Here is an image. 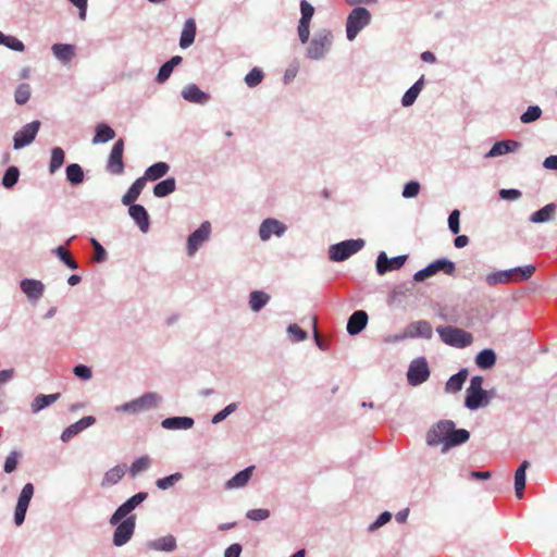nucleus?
Listing matches in <instances>:
<instances>
[{"instance_id":"1","label":"nucleus","mask_w":557,"mask_h":557,"mask_svg":"<svg viewBox=\"0 0 557 557\" xmlns=\"http://www.w3.org/2000/svg\"><path fill=\"white\" fill-rule=\"evenodd\" d=\"M534 272V265L530 264L525 267H519L512 270L488 274L486 282L488 285L507 284L519 280H528L533 275Z\"/></svg>"},{"instance_id":"2","label":"nucleus","mask_w":557,"mask_h":557,"mask_svg":"<svg viewBox=\"0 0 557 557\" xmlns=\"http://www.w3.org/2000/svg\"><path fill=\"white\" fill-rule=\"evenodd\" d=\"M441 339L454 347L463 348L472 344V334L458 327L438 326L436 329Z\"/></svg>"},{"instance_id":"3","label":"nucleus","mask_w":557,"mask_h":557,"mask_svg":"<svg viewBox=\"0 0 557 557\" xmlns=\"http://www.w3.org/2000/svg\"><path fill=\"white\" fill-rule=\"evenodd\" d=\"M482 385V376L476 375L471 379L470 385L467 388V396L465 400L467 408L475 410L488 404L486 392L483 389Z\"/></svg>"},{"instance_id":"4","label":"nucleus","mask_w":557,"mask_h":557,"mask_svg":"<svg viewBox=\"0 0 557 557\" xmlns=\"http://www.w3.org/2000/svg\"><path fill=\"white\" fill-rule=\"evenodd\" d=\"M371 14L364 8L354 9L347 17L346 33L347 38L352 40L358 33L370 23Z\"/></svg>"},{"instance_id":"5","label":"nucleus","mask_w":557,"mask_h":557,"mask_svg":"<svg viewBox=\"0 0 557 557\" xmlns=\"http://www.w3.org/2000/svg\"><path fill=\"white\" fill-rule=\"evenodd\" d=\"M363 245L364 242L362 239H349L332 245L329 250L330 259L333 261H344L358 252Z\"/></svg>"},{"instance_id":"6","label":"nucleus","mask_w":557,"mask_h":557,"mask_svg":"<svg viewBox=\"0 0 557 557\" xmlns=\"http://www.w3.org/2000/svg\"><path fill=\"white\" fill-rule=\"evenodd\" d=\"M451 428H454L453 421H441L433 426L426 434V443L430 446H437L443 444V450H447V442L449 440Z\"/></svg>"},{"instance_id":"7","label":"nucleus","mask_w":557,"mask_h":557,"mask_svg":"<svg viewBox=\"0 0 557 557\" xmlns=\"http://www.w3.org/2000/svg\"><path fill=\"white\" fill-rule=\"evenodd\" d=\"M332 39L333 35L329 30L318 33L308 48V55L314 60L323 58L331 48Z\"/></svg>"},{"instance_id":"8","label":"nucleus","mask_w":557,"mask_h":557,"mask_svg":"<svg viewBox=\"0 0 557 557\" xmlns=\"http://www.w3.org/2000/svg\"><path fill=\"white\" fill-rule=\"evenodd\" d=\"M124 140L120 138L113 145L108 162L107 171L113 175H121L124 172L123 162Z\"/></svg>"},{"instance_id":"9","label":"nucleus","mask_w":557,"mask_h":557,"mask_svg":"<svg viewBox=\"0 0 557 557\" xmlns=\"http://www.w3.org/2000/svg\"><path fill=\"white\" fill-rule=\"evenodd\" d=\"M430 376V370L425 359L419 358L413 360L408 369L407 379L408 382L416 386L425 382Z\"/></svg>"},{"instance_id":"10","label":"nucleus","mask_w":557,"mask_h":557,"mask_svg":"<svg viewBox=\"0 0 557 557\" xmlns=\"http://www.w3.org/2000/svg\"><path fill=\"white\" fill-rule=\"evenodd\" d=\"M34 495V485L32 483H27L21 491V494L17 499V504L14 512V521L16 525H21L25 520V515L29 505V502Z\"/></svg>"},{"instance_id":"11","label":"nucleus","mask_w":557,"mask_h":557,"mask_svg":"<svg viewBox=\"0 0 557 557\" xmlns=\"http://www.w3.org/2000/svg\"><path fill=\"white\" fill-rule=\"evenodd\" d=\"M40 128L39 121H33L26 124L21 131L16 132L13 138L14 149H21L29 145L36 137Z\"/></svg>"},{"instance_id":"12","label":"nucleus","mask_w":557,"mask_h":557,"mask_svg":"<svg viewBox=\"0 0 557 557\" xmlns=\"http://www.w3.org/2000/svg\"><path fill=\"white\" fill-rule=\"evenodd\" d=\"M148 494L140 492L132 496L124 504H122L111 516L110 523L116 524L124 519L131 511H133L140 503L147 498Z\"/></svg>"},{"instance_id":"13","label":"nucleus","mask_w":557,"mask_h":557,"mask_svg":"<svg viewBox=\"0 0 557 557\" xmlns=\"http://www.w3.org/2000/svg\"><path fill=\"white\" fill-rule=\"evenodd\" d=\"M121 521L113 534V543L115 546L126 544L133 536L135 530V516H131L124 520L122 519Z\"/></svg>"},{"instance_id":"14","label":"nucleus","mask_w":557,"mask_h":557,"mask_svg":"<svg viewBox=\"0 0 557 557\" xmlns=\"http://www.w3.org/2000/svg\"><path fill=\"white\" fill-rule=\"evenodd\" d=\"M210 233V223L203 222L199 228L189 235L187 239L188 256H193L198 250V248L209 238Z\"/></svg>"},{"instance_id":"15","label":"nucleus","mask_w":557,"mask_h":557,"mask_svg":"<svg viewBox=\"0 0 557 557\" xmlns=\"http://www.w3.org/2000/svg\"><path fill=\"white\" fill-rule=\"evenodd\" d=\"M406 259V256L389 259L385 252H381L376 259V271L380 275H383L386 272L398 270L404 265Z\"/></svg>"},{"instance_id":"16","label":"nucleus","mask_w":557,"mask_h":557,"mask_svg":"<svg viewBox=\"0 0 557 557\" xmlns=\"http://www.w3.org/2000/svg\"><path fill=\"white\" fill-rule=\"evenodd\" d=\"M286 231V226L275 219L264 220L259 228V236L262 240H268L271 235L282 236Z\"/></svg>"},{"instance_id":"17","label":"nucleus","mask_w":557,"mask_h":557,"mask_svg":"<svg viewBox=\"0 0 557 557\" xmlns=\"http://www.w3.org/2000/svg\"><path fill=\"white\" fill-rule=\"evenodd\" d=\"M95 418L91 416L84 417L77 422L69 425L61 434V440L63 442H69L71 438H73L75 435L84 431L86 428L90 426L95 423Z\"/></svg>"},{"instance_id":"18","label":"nucleus","mask_w":557,"mask_h":557,"mask_svg":"<svg viewBox=\"0 0 557 557\" xmlns=\"http://www.w3.org/2000/svg\"><path fill=\"white\" fill-rule=\"evenodd\" d=\"M128 213L132 219L137 223L139 230L144 233L149 230V215L147 210L141 205L129 206Z\"/></svg>"},{"instance_id":"19","label":"nucleus","mask_w":557,"mask_h":557,"mask_svg":"<svg viewBox=\"0 0 557 557\" xmlns=\"http://www.w3.org/2000/svg\"><path fill=\"white\" fill-rule=\"evenodd\" d=\"M368 323V314L366 311L359 310L354 312L348 319L347 332L350 335L359 334Z\"/></svg>"},{"instance_id":"20","label":"nucleus","mask_w":557,"mask_h":557,"mask_svg":"<svg viewBox=\"0 0 557 557\" xmlns=\"http://www.w3.org/2000/svg\"><path fill=\"white\" fill-rule=\"evenodd\" d=\"M21 289L28 299L37 300L42 296L45 286L40 281L26 278L21 282Z\"/></svg>"},{"instance_id":"21","label":"nucleus","mask_w":557,"mask_h":557,"mask_svg":"<svg viewBox=\"0 0 557 557\" xmlns=\"http://www.w3.org/2000/svg\"><path fill=\"white\" fill-rule=\"evenodd\" d=\"M182 96L185 100L199 104H203L209 100V96L200 90L195 84L187 85L183 89Z\"/></svg>"},{"instance_id":"22","label":"nucleus","mask_w":557,"mask_h":557,"mask_svg":"<svg viewBox=\"0 0 557 557\" xmlns=\"http://www.w3.org/2000/svg\"><path fill=\"white\" fill-rule=\"evenodd\" d=\"M125 473H126V465H117V466L111 468L110 470H108L104 473L103 479L101 481V486L109 487V486L116 484L117 482H120L122 480V478L125 475Z\"/></svg>"},{"instance_id":"23","label":"nucleus","mask_w":557,"mask_h":557,"mask_svg":"<svg viewBox=\"0 0 557 557\" xmlns=\"http://www.w3.org/2000/svg\"><path fill=\"white\" fill-rule=\"evenodd\" d=\"M169 170H170V166L168 163L157 162V163L152 164L151 166H149L145 171L144 176H141L140 178H143L145 183H147V181H157V180L163 177L164 175H166Z\"/></svg>"},{"instance_id":"24","label":"nucleus","mask_w":557,"mask_h":557,"mask_svg":"<svg viewBox=\"0 0 557 557\" xmlns=\"http://www.w3.org/2000/svg\"><path fill=\"white\" fill-rule=\"evenodd\" d=\"M145 186H146V183L144 182V180L140 177L137 178L132 184V186L128 188V190L124 194V196L122 197L123 205H125V206L135 205L134 202L137 200V198L139 197V195L143 191V189L145 188Z\"/></svg>"},{"instance_id":"25","label":"nucleus","mask_w":557,"mask_h":557,"mask_svg":"<svg viewBox=\"0 0 557 557\" xmlns=\"http://www.w3.org/2000/svg\"><path fill=\"white\" fill-rule=\"evenodd\" d=\"M408 333L411 337H424L431 338L433 334V330L431 324L428 321H417L409 325Z\"/></svg>"},{"instance_id":"26","label":"nucleus","mask_w":557,"mask_h":557,"mask_svg":"<svg viewBox=\"0 0 557 557\" xmlns=\"http://www.w3.org/2000/svg\"><path fill=\"white\" fill-rule=\"evenodd\" d=\"M161 425L168 430H187L194 425V420L188 417H173L164 419Z\"/></svg>"},{"instance_id":"27","label":"nucleus","mask_w":557,"mask_h":557,"mask_svg":"<svg viewBox=\"0 0 557 557\" xmlns=\"http://www.w3.org/2000/svg\"><path fill=\"white\" fill-rule=\"evenodd\" d=\"M196 36V23L193 18H188L183 27L180 46L185 49L188 48L195 40Z\"/></svg>"},{"instance_id":"28","label":"nucleus","mask_w":557,"mask_h":557,"mask_svg":"<svg viewBox=\"0 0 557 557\" xmlns=\"http://www.w3.org/2000/svg\"><path fill=\"white\" fill-rule=\"evenodd\" d=\"M519 146H520V144L515 140L498 141L493 145L491 150L487 152L486 157L492 158V157L502 156V154L515 151Z\"/></svg>"},{"instance_id":"29","label":"nucleus","mask_w":557,"mask_h":557,"mask_svg":"<svg viewBox=\"0 0 557 557\" xmlns=\"http://www.w3.org/2000/svg\"><path fill=\"white\" fill-rule=\"evenodd\" d=\"M467 377H468V370L461 369L458 373H456L449 377V380L447 381L446 386H445L446 392H448V393L459 392L462 388Z\"/></svg>"},{"instance_id":"30","label":"nucleus","mask_w":557,"mask_h":557,"mask_svg":"<svg viewBox=\"0 0 557 557\" xmlns=\"http://www.w3.org/2000/svg\"><path fill=\"white\" fill-rule=\"evenodd\" d=\"M529 461L524 460L520 467L516 470L515 473V491L516 496L521 498L523 496V491L525 487V471L529 468Z\"/></svg>"},{"instance_id":"31","label":"nucleus","mask_w":557,"mask_h":557,"mask_svg":"<svg viewBox=\"0 0 557 557\" xmlns=\"http://www.w3.org/2000/svg\"><path fill=\"white\" fill-rule=\"evenodd\" d=\"M54 57L63 63H69L75 54V49L72 45L55 44L52 46Z\"/></svg>"},{"instance_id":"32","label":"nucleus","mask_w":557,"mask_h":557,"mask_svg":"<svg viewBox=\"0 0 557 557\" xmlns=\"http://www.w3.org/2000/svg\"><path fill=\"white\" fill-rule=\"evenodd\" d=\"M556 212V205L548 203L530 216L532 223H544L552 220Z\"/></svg>"},{"instance_id":"33","label":"nucleus","mask_w":557,"mask_h":557,"mask_svg":"<svg viewBox=\"0 0 557 557\" xmlns=\"http://www.w3.org/2000/svg\"><path fill=\"white\" fill-rule=\"evenodd\" d=\"M253 467H248L238 472L231 480L226 482L227 488H238L245 486L251 478Z\"/></svg>"},{"instance_id":"34","label":"nucleus","mask_w":557,"mask_h":557,"mask_svg":"<svg viewBox=\"0 0 557 557\" xmlns=\"http://www.w3.org/2000/svg\"><path fill=\"white\" fill-rule=\"evenodd\" d=\"M115 137V132L112 127L104 123L96 126V134L92 138V144L107 143Z\"/></svg>"},{"instance_id":"35","label":"nucleus","mask_w":557,"mask_h":557,"mask_svg":"<svg viewBox=\"0 0 557 557\" xmlns=\"http://www.w3.org/2000/svg\"><path fill=\"white\" fill-rule=\"evenodd\" d=\"M60 398V394H50V395H44L40 394L35 397V399L32 403V410L33 412H38L42 410L44 408L50 406L54 401H57Z\"/></svg>"},{"instance_id":"36","label":"nucleus","mask_w":557,"mask_h":557,"mask_svg":"<svg viewBox=\"0 0 557 557\" xmlns=\"http://www.w3.org/2000/svg\"><path fill=\"white\" fill-rule=\"evenodd\" d=\"M175 188H176L175 178L170 177V178L159 182L153 187V195L158 198H162V197H165V196L172 194L175 190Z\"/></svg>"},{"instance_id":"37","label":"nucleus","mask_w":557,"mask_h":557,"mask_svg":"<svg viewBox=\"0 0 557 557\" xmlns=\"http://www.w3.org/2000/svg\"><path fill=\"white\" fill-rule=\"evenodd\" d=\"M160 401V396L156 393H147L141 397L134 400V405L141 408V410H149L156 408Z\"/></svg>"},{"instance_id":"38","label":"nucleus","mask_w":557,"mask_h":557,"mask_svg":"<svg viewBox=\"0 0 557 557\" xmlns=\"http://www.w3.org/2000/svg\"><path fill=\"white\" fill-rule=\"evenodd\" d=\"M475 362L481 369H490L496 362V355L492 349H484L478 354Z\"/></svg>"},{"instance_id":"39","label":"nucleus","mask_w":557,"mask_h":557,"mask_svg":"<svg viewBox=\"0 0 557 557\" xmlns=\"http://www.w3.org/2000/svg\"><path fill=\"white\" fill-rule=\"evenodd\" d=\"M152 549L172 552L176 547V540L173 535L160 537L149 544Z\"/></svg>"},{"instance_id":"40","label":"nucleus","mask_w":557,"mask_h":557,"mask_svg":"<svg viewBox=\"0 0 557 557\" xmlns=\"http://www.w3.org/2000/svg\"><path fill=\"white\" fill-rule=\"evenodd\" d=\"M270 296L261 290H255L250 294L249 306L252 311H259L269 301Z\"/></svg>"},{"instance_id":"41","label":"nucleus","mask_w":557,"mask_h":557,"mask_svg":"<svg viewBox=\"0 0 557 557\" xmlns=\"http://www.w3.org/2000/svg\"><path fill=\"white\" fill-rule=\"evenodd\" d=\"M470 437V433L465 429L456 430L451 428L449 440L447 442V449L462 443H466Z\"/></svg>"},{"instance_id":"42","label":"nucleus","mask_w":557,"mask_h":557,"mask_svg":"<svg viewBox=\"0 0 557 557\" xmlns=\"http://www.w3.org/2000/svg\"><path fill=\"white\" fill-rule=\"evenodd\" d=\"M65 153L62 148L55 147L51 150V159L49 164V172L55 173L64 163Z\"/></svg>"},{"instance_id":"43","label":"nucleus","mask_w":557,"mask_h":557,"mask_svg":"<svg viewBox=\"0 0 557 557\" xmlns=\"http://www.w3.org/2000/svg\"><path fill=\"white\" fill-rule=\"evenodd\" d=\"M66 178L72 185H78L84 181V172L79 164L72 163L66 168Z\"/></svg>"},{"instance_id":"44","label":"nucleus","mask_w":557,"mask_h":557,"mask_svg":"<svg viewBox=\"0 0 557 557\" xmlns=\"http://www.w3.org/2000/svg\"><path fill=\"white\" fill-rule=\"evenodd\" d=\"M18 177H20V171L16 166L8 168L2 177L3 187L12 188L17 183Z\"/></svg>"},{"instance_id":"45","label":"nucleus","mask_w":557,"mask_h":557,"mask_svg":"<svg viewBox=\"0 0 557 557\" xmlns=\"http://www.w3.org/2000/svg\"><path fill=\"white\" fill-rule=\"evenodd\" d=\"M151 465V459L148 456H143L135 460L131 468L129 473L133 478H135L138 473L147 470Z\"/></svg>"},{"instance_id":"46","label":"nucleus","mask_w":557,"mask_h":557,"mask_svg":"<svg viewBox=\"0 0 557 557\" xmlns=\"http://www.w3.org/2000/svg\"><path fill=\"white\" fill-rule=\"evenodd\" d=\"M264 77L263 72L258 69L253 67L246 76H245V83L248 87H256L258 86Z\"/></svg>"},{"instance_id":"47","label":"nucleus","mask_w":557,"mask_h":557,"mask_svg":"<svg viewBox=\"0 0 557 557\" xmlns=\"http://www.w3.org/2000/svg\"><path fill=\"white\" fill-rule=\"evenodd\" d=\"M542 110L537 106H530L527 111L521 115L520 120L522 123L528 124L536 121L541 117Z\"/></svg>"},{"instance_id":"48","label":"nucleus","mask_w":557,"mask_h":557,"mask_svg":"<svg viewBox=\"0 0 557 557\" xmlns=\"http://www.w3.org/2000/svg\"><path fill=\"white\" fill-rule=\"evenodd\" d=\"M30 97V87L28 84H21L14 94V98L16 103L24 104L28 101Z\"/></svg>"},{"instance_id":"49","label":"nucleus","mask_w":557,"mask_h":557,"mask_svg":"<svg viewBox=\"0 0 557 557\" xmlns=\"http://www.w3.org/2000/svg\"><path fill=\"white\" fill-rule=\"evenodd\" d=\"M55 253L69 268L73 270L78 268L77 262L72 258L70 251H67L63 246H59L55 249Z\"/></svg>"},{"instance_id":"50","label":"nucleus","mask_w":557,"mask_h":557,"mask_svg":"<svg viewBox=\"0 0 557 557\" xmlns=\"http://www.w3.org/2000/svg\"><path fill=\"white\" fill-rule=\"evenodd\" d=\"M182 479L181 473H174L165 478L158 479L156 484L160 490H168Z\"/></svg>"},{"instance_id":"51","label":"nucleus","mask_w":557,"mask_h":557,"mask_svg":"<svg viewBox=\"0 0 557 557\" xmlns=\"http://www.w3.org/2000/svg\"><path fill=\"white\" fill-rule=\"evenodd\" d=\"M433 263H434L435 268L437 269V272L443 271L444 273H446L448 275H453L455 272V269H456L455 263L447 259H437Z\"/></svg>"},{"instance_id":"52","label":"nucleus","mask_w":557,"mask_h":557,"mask_svg":"<svg viewBox=\"0 0 557 557\" xmlns=\"http://www.w3.org/2000/svg\"><path fill=\"white\" fill-rule=\"evenodd\" d=\"M437 273V269L435 268L434 263H430L426 268L418 271L414 275H413V278L414 281L417 282H421V281H424L425 278L434 275Z\"/></svg>"},{"instance_id":"53","label":"nucleus","mask_w":557,"mask_h":557,"mask_svg":"<svg viewBox=\"0 0 557 557\" xmlns=\"http://www.w3.org/2000/svg\"><path fill=\"white\" fill-rule=\"evenodd\" d=\"M1 44L5 45L8 48L15 50V51H24L25 46L24 44L13 36H4L3 35V41Z\"/></svg>"},{"instance_id":"54","label":"nucleus","mask_w":557,"mask_h":557,"mask_svg":"<svg viewBox=\"0 0 557 557\" xmlns=\"http://www.w3.org/2000/svg\"><path fill=\"white\" fill-rule=\"evenodd\" d=\"M20 454L15 450L11 451L4 461V471L7 473L13 472L17 467V460H18Z\"/></svg>"},{"instance_id":"55","label":"nucleus","mask_w":557,"mask_h":557,"mask_svg":"<svg viewBox=\"0 0 557 557\" xmlns=\"http://www.w3.org/2000/svg\"><path fill=\"white\" fill-rule=\"evenodd\" d=\"M459 218V210H453L448 216V227L453 234H458L460 232Z\"/></svg>"},{"instance_id":"56","label":"nucleus","mask_w":557,"mask_h":557,"mask_svg":"<svg viewBox=\"0 0 557 557\" xmlns=\"http://www.w3.org/2000/svg\"><path fill=\"white\" fill-rule=\"evenodd\" d=\"M300 11H301L300 21L310 23L312 16H313V13H314V8L308 1L302 0L300 2Z\"/></svg>"},{"instance_id":"57","label":"nucleus","mask_w":557,"mask_h":557,"mask_svg":"<svg viewBox=\"0 0 557 557\" xmlns=\"http://www.w3.org/2000/svg\"><path fill=\"white\" fill-rule=\"evenodd\" d=\"M420 191V184L418 182L411 181L407 183L403 190V196L405 198L416 197Z\"/></svg>"},{"instance_id":"58","label":"nucleus","mask_w":557,"mask_h":557,"mask_svg":"<svg viewBox=\"0 0 557 557\" xmlns=\"http://www.w3.org/2000/svg\"><path fill=\"white\" fill-rule=\"evenodd\" d=\"M270 511L268 509H251L247 512V518L253 521H262L269 518Z\"/></svg>"},{"instance_id":"59","label":"nucleus","mask_w":557,"mask_h":557,"mask_svg":"<svg viewBox=\"0 0 557 557\" xmlns=\"http://www.w3.org/2000/svg\"><path fill=\"white\" fill-rule=\"evenodd\" d=\"M288 333L296 342H302L307 338V333L297 324H290Z\"/></svg>"},{"instance_id":"60","label":"nucleus","mask_w":557,"mask_h":557,"mask_svg":"<svg viewBox=\"0 0 557 557\" xmlns=\"http://www.w3.org/2000/svg\"><path fill=\"white\" fill-rule=\"evenodd\" d=\"M419 91H417V88H412L410 87L406 92L405 95L403 96V99H401V103L404 107H409L411 104H413V102L416 101L417 97L419 96Z\"/></svg>"},{"instance_id":"61","label":"nucleus","mask_w":557,"mask_h":557,"mask_svg":"<svg viewBox=\"0 0 557 557\" xmlns=\"http://www.w3.org/2000/svg\"><path fill=\"white\" fill-rule=\"evenodd\" d=\"M298 35H299V39L301 40V42L306 44L308 41L309 35H310V23L305 22V21H299Z\"/></svg>"},{"instance_id":"62","label":"nucleus","mask_w":557,"mask_h":557,"mask_svg":"<svg viewBox=\"0 0 557 557\" xmlns=\"http://www.w3.org/2000/svg\"><path fill=\"white\" fill-rule=\"evenodd\" d=\"M392 519V515L388 511L382 512L379 518L369 527L370 531H375Z\"/></svg>"},{"instance_id":"63","label":"nucleus","mask_w":557,"mask_h":557,"mask_svg":"<svg viewBox=\"0 0 557 557\" xmlns=\"http://www.w3.org/2000/svg\"><path fill=\"white\" fill-rule=\"evenodd\" d=\"M173 72V67L171 66V64H169L168 62H165L159 70V73L157 75V81L159 83H164L169 77L170 75L172 74Z\"/></svg>"},{"instance_id":"64","label":"nucleus","mask_w":557,"mask_h":557,"mask_svg":"<svg viewBox=\"0 0 557 557\" xmlns=\"http://www.w3.org/2000/svg\"><path fill=\"white\" fill-rule=\"evenodd\" d=\"M236 409V405L235 404H230L228 406H226L223 410H221L220 412H218L213 419H212V422L213 423H219L221 422L222 420H224L231 412H233L234 410Z\"/></svg>"}]
</instances>
